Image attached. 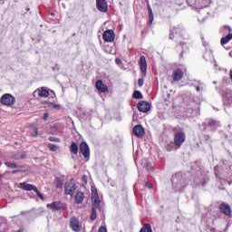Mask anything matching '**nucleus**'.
<instances>
[{
	"mask_svg": "<svg viewBox=\"0 0 232 232\" xmlns=\"http://www.w3.org/2000/svg\"><path fill=\"white\" fill-rule=\"evenodd\" d=\"M140 68L142 77H146V73L148 72V63L146 62L145 56H140Z\"/></svg>",
	"mask_w": 232,
	"mask_h": 232,
	"instance_id": "obj_11",
	"label": "nucleus"
},
{
	"mask_svg": "<svg viewBox=\"0 0 232 232\" xmlns=\"http://www.w3.org/2000/svg\"><path fill=\"white\" fill-rule=\"evenodd\" d=\"M80 152L84 157V159H90V147L86 141L80 144Z\"/></svg>",
	"mask_w": 232,
	"mask_h": 232,
	"instance_id": "obj_9",
	"label": "nucleus"
},
{
	"mask_svg": "<svg viewBox=\"0 0 232 232\" xmlns=\"http://www.w3.org/2000/svg\"><path fill=\"white\" fill-rule=\"evenodd\" d=\"M148 10H151V7L149 6V7H148Z\"/></svg>",
	"mask_w": 232,
	"mask_h": 232,
	"instance_id": "obj_52",
	"label": "nucleus"
},
{
	"mask_svg": "<svg viewBox=\"0 0 232 232\" xmlns=\"http://www.w3.org/2000/svg\"><path fill=\"white\" fill-rule=\"evenodd\" d=\"M48 117H50V114L48 112H45L43 117L44 121H48Z\"/></svg>",
	"mask_w": 232,
	"mask_h": 232,
	"instance_id": "obj_40",
	"label": "nucleus"
},
{
	"mask_svg": "<svg viewBox=\"0 0 232 232\" xmlns=\"http://www.w3.org/2000/svg\"><path fill=\"white\" fill-rule=\"evenodd\" d=\"M221 32H224L225 34H227V32H232L231 26L229 25H224L221 28Z\"/></svg>",
	"mask_w": 232,
	"mask_h": 232,
	"instance_id": "obj_28",
	"label": "nucleus"
},
{
	"mask_svg": "<svg viewBox=\"0 0 232 232\" xmlns=\"http://www.w3.org/2000/svg\"><path fill=\"white\" fill-rule=\"evenodd\" d=\"M153 23V14H149V24Z\"/></svg>",
	"mask_w": 232,
	"mask_h": 232,
	"instance_id": "obj_38",
	"label": "nucleus"
},
{
	"mask_svg": "<svg viewBox=\"0 0 232 232\" xmlns=\"http://www.w3.org/2000/svg\"><path fill=\"white\" fill-rule=\"evenodd\" d=\"M140 232H153L151 225H150V223H145Z\"/></svg>",
	"mask_w": 232,
	"mask_h": 232,
	"instance_id": "obj_24",
	"label": "nucleus"
},
{
	"mask_svg": "<svg viewBox=\"0 0 232 232\" xmlns=\"http://www.w3.org/2000/svg\"><path fill=\"white\" fill-rule=\"evenodd\" d=\"M75 200L77 204H82V202L84 200V193L77 192L75 196Z\"/></svg>",
	"mask_w": 232,
	"mask_h": 232,
	"instance_id": "obj_22",
	"label": "nucleus"
},
{
	"mask_svg": "<svg viewBox=\"0 0 232 232\" xmlns=\"http://www.w3.org/2000/svg\"><path fill=\"white\" fill-rule=\"evenodd\" d=\"M39 135V129L37 127L33 128V131H31V137H37Z\"/></svg>",
	"mask_w": 232,
	"mask_h": 232,
	"instance_id": "obj_27",
	"label": "nucleus"
},
{
	"mask_svg": "<svg viewBox=\"0 0 232 232\" xmlns=\"http://www.w3.org/2000/svg\"><path fill=\"white\" fill-rule=\"evenodd\" d=\"M16 160H21V159H26V154L22 153L21 155H18L15 157Z\"/></svg>",
	"mask_w": 232,
	"mask_h": 232,
	"instance_id": "obj_35",
	"label": "nucleus"
},
{
	"mask_svg": "<svg viewBox=\"0 0 232 232\" xmlns=\"http://www.w3.org/2000/svg\"><path fill=\"white\" fill-rule=\"evenodd\" d=\"M147 169H150V163H147Z\"/></svg>",
	"mask_w": 232,
	"mask_h": 232,
	"instance_id": "obj_47",
	"label": "nucleus"
},
{
	"mask_svg": "<svg viewBox=\"0 0 232 232\" xmlns=\"http://www.w3.org/2000/svg\"><path fill=\"white\" fill-rule=\"evenodd\" d=\"M21 189H24V191H34L37 189V187L35 185L28 184L26 182L20 183Z\"/></svg>",
	"mask_w": 232,
	"mask_h": 232,
	"instance_id": "obj_16",
	"label": "nucleus"
},
{
	"mask_svg": "<svg viewBox=\"0 0 232 232\" xmlns=\"http://www.w3.org/2000/svg\"><path fill=\"white\" fill-rule=\"evenodd\" d=\"M138 85H139L140 87L144 86V80H143V79H139V81H138Z\"/></svg>",
	"mask_w": 232,
	"mask_h": 232,
	"instance_id": "obj_37",
	"label": "nucleus"
},
{
	"mask_svg": "<svg viewBox=\"0 0 232 232\" xmlns=\"http://www.w3.org/2000/svg\"><path fill=\"white\" fill-rule=\"evenodd\" d=\"M218 123L215 120L208 121V126H210V128H214V126H218Z\"/></svg>",
	"mask_w": 232,
	"mask_h": 232,
	"instance_id": "obj_30",
	"label": "nucleus"
},
{
	"mask_svg": "<svg viewBox=\"0 0 232 232\" xmlns=\"http://www.w3.org/2000/svg\"><path fill=\"white\" fill-rule=\"evenodd\" d=\"M0 102L4 106H14L15 104V98L12 94L6 93L1 97Z\"/></svg>",
	"mask_w": 232,
	"mask_h": 232,
	"instance_id": "obj_1",
	"label": "nucleus"
},
{
	"mask_svg": "<svg viewBox=\"0 0 232 232\" xmlns=\"http://www.w3.org/2000/svg\"><path fill=\"white\" fill-rule=\"evenodd\" d=\"M96 8L99 12L106 14L108 12V3H106V0H96Z\"/></svg>",
	"mask_w": 232,
	"mask_h": 232,
	"instance_id": "obj_7",
	"label": "nucleus"
},
{
	"mask_svg": "<svg viewBox=\"0 0 232 232\" xmlns=\"http://www.w3.org/2000/svg\"><path fill=\"white\" fill-rule=\"evenodd\" d=\"M150 109H151V105L149 102H140L138 103V110L139 111H141V113H146L150 111Z\"/></svg>",
	"mask_w": 232,
	"mask_h": 232,
	"instance_id": "obj_12",
	"label": "nucleus"
},
{
	"mask_svg": "<svg viewBox=\"0 0 232 232\" xmlns=\"http://www.w3.org/2000/svg\"><path fill=\"white\" fill-rule=\"evenodd\" d=\"M70 150L71 153H73V155H77L79 153V146L75 142L72 143Z\"/></svg>",
	"mask_w": 232,
	"mask_h": 232,
	"instance_id": "obj_23",
	"label": "nucleus"
},
{
	"mask_svg": "<svg viewBox=\"0 0 232 232\" xmlns=\"http://www.w3.org/2000/svg\"><path fill=\"white\" fill-rule=\"evenodd\" d=\"M5 4V0H0V5H4Z\"/></svg>",
	"mask_w": 232,
	"mask_h": 232,
	"instance_id": "obj_44",
	"label": "nucleus"
},
{
	"mask_svg": "<svg viewBox=\"0 0 232 232\" xmlns=\"http://www.w3.org/2000/svg\"><path fill=\"white\" fill-rule=\"evenodd\" d=\"M149 15H153V11L151 9H149Z\"/></svg>",
	"mask_w": 232,
	"mask_h": 232,
	"instance_id": "obj_43",
	"label": "nucleus"
},
{
	"mask_svg": "<svg viewBox=\"0 0 232 232\" xmlns=\"http://www.w3.org/2000/svg\"><path fill=\"white\" fill-rule=\"evenodd\" d=\"M98 232H108V230L106 229V227H101Z\"/></svg>",
	"mask_w": 232,
	"mask_h": 232,
	"instance_id": "obj_39",
	"label": "nucleus"
},
{
	"mask_svg": "<svg viewBox=\"0 0 232 232\" xmlns=\"http://www.w3.org/2000/svg\"><path fill=\"white\" fill-rule=\"evenodd\" d=\"M134 99H142V93L139 91H135L133 93Z\"/></svg>",
	"mask_w": 232,
	"mask_h": 232,
	"instance_id": "obj_29",
	"label": "nucleus"
},
{
	"mask_svg": "<svg viewBox=\"0 0 232 232\" xmlns=\"http://www.w3.org/2000/svg\"><path fill=\"white\" fill-rule=\"evenodd\" d=\"M96 88L102 93H106V92H108V86L102 82V80H98L96 82Z\"/></svg>",
	"mask_w": 232,
	"mask_h": 232,
	"instance_id": "obj_18",
	"label": "nucleus"
},
{
	"mask_svg": "<svg viewBox=\"0 0 232 232\" xmlns=\"http://www.w3.org/2000/svg\"><path fill=\"white\" fill-rule=\"evenodd\" d=\"M82 180L83 184H88V177L86 175H83L82 177Z\"/></svg>",
	"mask_w": 232,
	"mask_h": 232,
	"instance_id": "obj_36",
	"label": "nucleus"
},
{
	"mask_svg": "<svg viewBox=\"0 0 232 232\" xmlns=\"http://www.w3.org/2000/svg\"><path fill=\"white\" fill-rule=\"evenodd\" d=\"M133 135L140 139V137H144L145 131L142 125H136L132 130Z\"/></svg>",
	"mask_w": 232,
	"mask_h": 232,
	"instance_id": "obj_13",
	"label": "nucleus"
},
{
	"mask_svg": "<svg viewBox=\"0 0 232 232\" xmlns=\"http://www.w3.org/2000/svg\"><path fill=\"white\" fill-rule=\"evenodd\" d=\"M48 209H51L52 211H59L63 209V206L61 204H48L47 205Z\"/></svg>",
	"mask_w": 232,
	"mask_h": 232,
	"instance_id": "obj_20",
	"label": "nucleus"
},
{
	"mask_svg": "<svg viewBox=\"0 0 232 232\" xmlns=\"http://www.w3.org/2000/svg\"><path fill=\"white\" fill-rule=\"evenodd\" d=\"M208 14H209L208 11L201 10L198 15V21L200 23H204V21H206V17H208Z\"/></svg>",
	"mask_w": 232,
	"mask_h": 232,
	"instance_id": "obj_19",
	"label": "nucleus"
},
{
	"mask_svg": "<svg viewBox=\"0 0 232 232\" xmlns=\"http://www.w3.org/2000/svg\"><path fill=\"white\" fill-rule=\"evenodd\" d=\"M48 148L51 151H55L56 150H59V147H57V145L55 144H49Z\"/></svg>",
	"mask_w": 232,
	"mask_h": 232,
	"instance_id": "obj_31",
	"label": "nucleus"
},
{
	"mask_svg": "<svg viewBox=\"0 0 232 232\" xmlns=\"http://www.w3.org/2000/svg\"><path fill=\"white\" fill-rule=\"evenodd\" d=\"M49 140H50V142H61V140L59 138H55V137H50Z\"/></svg>",
	"mask_w": 232,
	"mask_h": 232,
	"instance_id": "obj_34",
	"label": "nucleus"
},
{
	"mask_svg": "<svg viewBox=\"0 0 232 232\" xmlns=\"http://www.w3.org/2000/svg\"><path fill=\"white\" fill-rule=\"evenodd\" d=\"M146 188H148L149 189H151L153 188V185L150 182H147L145 184Z\"/></svg>",
	"mask_w": 232,
	"mask_h": 232,
	"instance_id": "obj_41",
	"label": "nucleus"
},
{
	"mask_svg": "<svg viewBox=\"0 0 232 232\" xmlns=\"http://www.w3.org/2000/svg\"><path fill=\"white\" fill-rule=\"evenodd\" d=\"M179 46H181V48H184V45L182 44H179Z\"/></svg>",
	"mask_w": 232,
	"mask_h": 232,
	"instance_id": "obj_50",
	"label": "nucleus"
},
{
	"mask_svg": "<svg viewBox=\"0 0 232 232\" xmlns=\"http://www.w3.org/2000/svg\"><path fill=\"white\" fill-rule=\"evenodd\" d=\"M172 185L174 189H176V191H182V189L186 188V182L184 181V179H180L179 181L177 177L172 178Z\"/></svg>",
	"mask_w": 232,
	"mask_h": 232,
	"instance_id": "obj_5",
	"label": "nucleus"
},
{
	"mask_svg": "<svg viewBox=\"0 0 232 232\" xmlns=\"http://www.w3.org/2000/svg\"><path fill=\"white\" fill-rule=\"evenodd\" d=\"M53 204H55V202H53Z\"/></svg>",
	"mask_w": 232,
	"mask_h": 232,
	"instance_id": "obj_55",
	"label": "nucleus"
},
{
	"mask_svg": "<svg viewBox=\"0 0 232 232\" xmlns=\"http://www.w3.org/2000/svg\"><path fill=\"white\" fill-rule=\"evenodd\" d=\"M34 193H36L37 197H39V198H41V200H44V196H43V194H41V192H39V189H35Z\"/></svg>",
	"mask_w": 232,
	"mask_h": 232,
	"instance_id": "obj_33",
	"label": "nucleus"
},
{
	"mask_svg": "<svg viewBox=\"0 0 232 232\" xmlns=\"http://www.w3.org/2000/svg\"><path fill=\"white\" fill-rule=\"evenodd\" d=\"M91 191L92 204H101V199L99 198V192L97 191V188L92 187Z\"/></svg>",
	"mask_w": 232,
	"mask_h": 232,
	"instance_id": "obj_14",
	"label": "nucleus"
},
{
	"mask_svg": "<svg viewBox=\"0 0 232 232\" xmlns=\"http://www.w3.org/2000/svg\"><path fill=\"white\" fill-rule=\"evenodd\" d=\"M224 101L227 102V104H232V94L227 93L224 97Z\"/></svg>",
	"mask_w": 232,
	"mask_h": 232,
	"instance_id": "obj_25",
	"label": "nucleus"
},
{
	"mask_svg": "<svg viewBox=\"0 0 232 232\" xmlns=\"http://www.w3.org/2000/svg\"><path fill=\"white\" fill-rule=\"evenodd\" d=\"M5 166H7V168H12V169L17 168V165L12 162H5Z\"/></svg>",
	"mask_w": 232,
	"mask_h": 232,
	"instance_id": "obj_32",
	"label": "nucleus"
},
{
	"mask_svg": "<svg viewBox=\"0 0 232 232\" xmlns=\"http://www.w3.org/2000/svg\"><path fill=\"white\" fill-rule=\"evenodd\" d=\"M12 173L15 175V173H17V170H13Z\"/></svg>",
	"mask_w": 232,
	"mask_h": 232,
	"instance_id": "obj_48",
	"label": "nucleus"
},
{
	"mask_svg": "<svg viewBox=\"0 0 232 232\" xmlns=\"http://www.w3.org/2000/svg\"><path fill=\"white\" fill-rule=\"evenodd\" d=\"M33 95L34 97H41L42 99H46V97H50V91L46 87H40L34 92Z\"/></svg>",
	"mask_w": 232,
	"mask_h": 232,
	"instance_id": "obj_2",
	"label": "nucleus"
},
{
	"mask_svg": "<svg viewBox=\"0 0 232 232\" xmlns=\"http://www.w3.org/2000/svg\"><path fill=\"white\" fill-rule=\"evenodd\" d=\"M70 227L72 229V231H75V232L81 231L82 225L79 219H77V218H74V217L71 218Z\"/></svg>",
	"mask_w": 232,
	"mask_h": 232,
	"instance_id": "obj_10",
	"label": "nucleus"
},
{
	"mask_svg": "<svg viewBox=\"0 0 232 232\" xmlns=\"http://www.w3.org/2000/svg\"><path fill=\"white\" fill-rule=\"evenodd\" d=\"M219 209L221 211V213H223V215H226L227 217H231V207L229 205L227 204H222L219 207Z\"/></svg>",
	"mask_w": 232,
	"mask_h": 232,
	"instance_id": "obj_17",
	"label": "nucleus"
},
{
	"mask_svg": "<svg viewBox=\"0 0 232 232\" xmlns=\"http://www.w3.org/2000/svg\"><path fill=\"white\" fill-rule=\"evenodd\" d=\"M184 142H186V133H184V131L176 133L174 136L175 146H177V148H180Z\"/></svg>",
	"mask_w": 232,
	"mask_h": 232,
	"instance_id": "obj_3",
	"label": "nucleus"
},
{
	"mask_svg": "<svg viewBox=\"0 0 232 232\" xmlns=\"http://www.w3.org/2000/svg\"><path fill=\"white\" fill-rule=\"evenodd\" d=\"M53 108H59V105L54 104V105H53Z\"/></svg>",
	"mask_w": 232,
	"mask_h": 232,
	"instance_id": "obj_49",
	"label": "nucleus"
},
{
	"mask_svg": "<svg viewBox=\"0 0 232 232\" xmlns=\"http://www.w3.org/2000/svg\"><path fill=\"white\" fill-rule=\"evenodd\" d=\"M197 92H200V87L196 88Z\"/></svg>",
	"mask_w": 232,
	"mask_h": 232,
	"instance_id": "obj_46",
	"label": "nucleus"
},
{
	"mask_svg": "<svg viewBox=\"0 0 232 232\" xmlns=\"http://www.w3.org/2000/svg\"><path fill=\"white\" fill-rule=\"evenodd\" d=\"M219 72H224V68H218Z\"/></svg>",
	"mask_w": 232,
	"mask_h": 232,
	"instance_id": "obj_45",
	"label": "nucleus"
},
{
	"mask_svg": "<svg viewBox=\"0 0 232 232\" xmlns=\"http://www.w3.org/2000/svg\"><path fill=\"white\" fill-rule=\"evenodd\" d=\"M99 205H94L92 208V212L91 214V220H95L97 218V211H95V208H97Z\"/></svg>",
	"mask_w": 232,
	"mask_h": 232,
	"instance_id": "obj_26",
	"label": "nucleus"
},
{
	"mask_svg": "<svg viewBox=\"0 0 232 232\" xmlns=\"http://www.w3.org/2000/svg\"><path fill=\"white\" fill-rule=\"evenodd\" d=\"M232 40V34H228L227 35L221 38V45L224 46L225 44H227L229 41Z\"/></svg>",
	"mask_w": 232,
	"mask_h": 232,
	"instance_id": "obj_21",
	"label": "nucleus"
},
{
	"mask_svg": "<svg viewBox=\"0 0 232 232\" xmlns=\"http://www.w3.org/2000/svg\"><path fill=\"white\" fill-rule=\"evenodd\" d=\"M184 34V30L179 25L174 26L170 30L169 39H175V37H180Z\"/></svg>",
	"mask_w": 232,
	"mask_h": 232,
	"instance_id": "obj_6",
	"label": "nucleus"
},
{
	"mask_svg": "<svg viewBox=\"0 0 232 232\" xmlns=\"http://www.w3.org/2000/svg\"><path fill=\"white\" fill-rule=\"evenodd\" d=\"M183 54H184V52L181 53L180 57H182Z\"/></svg>",
	"mask_w": 232,
	"mask_h": 232,
	"instance_id": "obj_51",
	"label": "nucleus"
},
{
	"mask_svg": "<svg viewBox=\"0 0 232 232\" xmlns=\"http://www.w3.org/2000/svg\"><path fill=\"white\" fill-rule=\"evenodd\" d=\"M102 37L105 43H113L115 41V33L113 30H107L103 32Z\"/></svg>",
	"mask_w": 232,
	"mask_h": 232,
	"instance_id": "obj_8",
	"label": "nucleus"
},
{
	"mask_svg": "<svg viewBox=\"0 0 232 232\" xmlns=\"http://www.w3.org/2000/svg\"><path fill=\"white\" fill-rule=\"evenodd\" d=\"M17 232H21V230H18Z\"/></svg>",
	"mask_w": 232,
	"mask_h": 232,
	"instance_id": "obj_54",
	"label": "nucleus"
},
{
	"mask_svg": "<svg viewBox=\"0 0 232 232\" xmlns=\"http://www.w3.org/2000/svg\"><path fill=\"white\" fill-rule=\"evenodd\" d=\"M217 168H218V167H215V169H217Z\"/></svg>",
	"mask_w": 232,
	"mask_h": 232,
	"instance_id": "obj_53",
	"label": "nucleus"
},
{
	"mask_svg": "<svg viewBox=\"0 0 232 232\" xmlns=\"http://www.w3.org/2000/svg\"><path fill=\"white\" fill-rule=\"evenodd\" d=\"M182 77H184V72L180 69L175 70L172 73V78L175 82L181 81Z\"/></svg>",
	"mask_w": 232,
	"mask_h": 232,
	"instance_id": "obj_15",
	"label": "nucleus"
},
{
	"mask_svg": "<svg viewBox=\"0 0 232 232\" xmlns=\"http://www.w3.org/2000/svg\"><path fill=\"white\" fill-rule=\"evenodd\" d=\"M116 64H121L122 61H121V59L117 58L116 60Z\"/></svg>",
	"mask_w": 232,
	"mask_h": 232,
	"instance_id": "obj_42",
	"label": "nucleus"
},
{
	"mask_svg": "<svg viewBox=\"0 0 232 232\" xmlns=\"http://www.w3.org/2000/svg\"><path fill=\"white\" fill-rule=\"evenodd\" d=\"M75 181H73V179H71L65 183V195H70L71 197H72L73 193H75Z\"/></svg>",
	"mask_w": 232,
	"mask_h": 232,
	"instance_id": "obj_4",
	"label": "nucleus"
}]
</instances>
